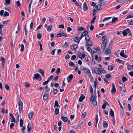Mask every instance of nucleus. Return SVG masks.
<instances>
[{
    "instance_id": "4be33fe9",
    "label": "nucleus",
    "mask_w": 133,
    "mask_h": 133,
    "mask_svg": "<svg viewBox=\"0 0 133 133\" xmlns=\"http://www.w3.org/2000/svg\"><path fill=\"white\" fill-rule=\"evenodd\" d=\"M54 107V108H55L56 107H60V106L59 105L57 101H55V104Z\"/></svg>"
},
{
    "instance_id": "7c9ffc66",
    "label": "nucleus",
    "mask_w": 133,
    "mask_h": 133,
    "mask_svg": "<svg viewBox=\"0 0 133 133\" xmlns=\"http://www.w3.org/2000/svg\"><path fill=\"white\" fill-rule=\"evenodd\" d=\"M108 124L106 121H104L103 122V126L104 128H106L107 127Z\"/></svg>"
},
{
    "instance_id": "0e129e2a",
    "label": "nucleus",
    "mask_w": 133,
    "mask_h": 133,
    "mask_svg": "<svg viewBox=\"0 0 133 133\" xmlns=\"http://www.w3.org/2000/svg\"><path fill=\"white\" fill-rule=\"evenodd\" d=\"M72 30V29L70 27H68L67 28V30L68 32H70Z\"/></svg>"
},
{
    "instance_id": "09e8293b",
    "label": "nucleus",
    "mask_w": 133,
    "mask_h": 133,
    "mask_svg": "<svg viewBox=\"0 0 133 133\" xmlns=\"http://www.w3.org/2000/svg\"><path fill=\"white\" fill-rule=\"evenodd\" d=\"M15 125V124L14 123H11L10 125V129H12L13 127Z\"/></svg>"
},
{
    "instance_id": "cd10ccee",
    "label": "nucleus",
    "mask_w": 133,
    "mask_h": 133,
    "mask_svg": "<svg viewBox=\"0 0 133 133\" xmlns=\"http://www.w3.org/2000/svg\"><path fill=\"white\" fill-rule=\"evenodd\" d=\"M0 60L2 62V63L3 65V64H4L5 62V58L2 56H1V57Z\"/></svg>"
},
{
    "instance_id": "774afa93",
    "label": "nucleus",
    "mask_w": 133,
    "mask_h": 133,
    "mask_svg": "<svg viewBox=\"0 0 133 133\" xmlns=\"http://www.w3.org/2000/svg\"><path fill=\"white\" fill-rule=\"evenodd\" d=\"M133 97V94L130 95V97L128 98V101H130L131 100L132 98Z\"/></svg>"
},
{
    "instance_id": "e2e57ef3",
    "label": "nucleus",
    "mask_w": 133,
    "mask_h": 133,
    "mask_svg": "<svg viewBox=\"0 0 133 133\" xmlns=\"http://www.w3.org/2000/svg\"><path fill=\"white\" fill-rule=\"evenodd\" d=\"M116 61L118 63H121L122 62V61L118 59H116Z\"/></svg>"
},
{
    "instance_id": "412c9836",
    "label": "nucleus",
    "mask_w": 133,
    "mask_h": 133,
    "mask_svg": "<svg viewBox=\"0 0 133 133\" xmlns=\"http://www.w3.org/2000/svg\"><path fill=\"white\" fill-rule=\"evenodd\" d=\"M83 10L84 11H86L88 9V7L87 5L85 3H84L83 4Z\"/></svg>"
},
{
    "instance_id": "680f3d73",
    "label": "nucleus",
    "mask_w": 133,
    "mask_h": 133,
    "mask_svg": "<svg viewBox=\"0 0 133 133\" xmlns=\"http://www.w3.org/2000/svg\"><path fill=\"white\" fill-rule=\"evenodd\" d=\"M78 57L81 59H82L81 56V54L80 52H78Z\"/></svg>"
},
{
    "instance_id": "6e6552de",
    "label": "nucleus",
    "mask_w": 133,
    "mask_h": 133,
    "mask_svg": "<svg viewBox=\"0 0 133 133\" xmlns=\"http://www.w3.org/2000/svg\"><path fill=\"white\" fill-rule=\"evenodd\" d=\"M49 96V93L45 92L43 96V98L44 101H46L48 98Z\"/></svg>"
},
{
    "instance_id": "864d4df0",
    "label": "nucleus",
    "mask_w": 133,
    "mask_h": 133,
    "mask_svg": "<svg viewBox=\"0 0 133 133\" xmlns=\"http://www.w3.org/2000/svg\"><path fill=\"white\" fill-rule=\"evenodd\" d=\"M61 71V69L60 68H58L57 69L56 71V73L58 75L59 74V73Z\"/></svg>"
},
{
    "instance_id": "2eb2a0df",
    "label": "nucleus",
    "mask_w": 133,
    "mask_h": 133,
    "mask_svg": "<svg viewBox=\"0 0 133 133\" xmlns=\"http://www.w3.org/2000/svg\"><path fill=\"white\" fill-rule=\"evenodd\" d=\"M39 77H40L41 78V76L39 74L37 73L34 75V79H37Z\"/></svg>"
},
{
    "instance_id": "c85d7f7f",
    "label": "nucleus",
    "mask_w": 133,
    "mask_h": 133,
    "mask_svg": "<svg viewBox=\"0 0 133 133\" xmlns=\"http://www.w3.org/2000/svg\"><path fill=\"white\" fill-rule=\"evenodd\" d=\"M107 38L106 36H102V40L103 41V42H107Z\"/></svg>"
},
{
    "instance_id": "69168bd1",
    "label": "nucleus",
    "mask_w": 133,
    "mask_h": 133,
    "mask_svg": "<svg viewBox=\"0 0 133 133\" xmlns=\"http://www.w3.org/2000/svg\"><path fill=\"white\" fill-rule=\"evenodd\" d=\"M58 27L60 28L64 29V26L63 24L59 25Z\"/></svg>"
},
{
    "instance_id": "423d86ee",
    "label": "nucleus",
    "mask_w": 133,
    "mask_h": 133,
    "mask_svg": "<svg viewBox=\"0 0 133 133\" xmlns=\"http://www.w3.org/2000/svg\"><path fill=\"white\" fill-rule=\"evenodd\" d=\"M94 71L95 73L98 74H101V68L99 69L97 68H95L94 69Z\"/></svg>"
},
{
    "instance_id": "5fc2aeb1",
    "label": "nucleus",
    "mask_w": 133,
    "mask_h": 133,
    "mask_svg": "<svg viewBox=\"0 0 133 133\" xmlns=\"http://www.w3.org/2000/svg\"><path fill=\"white\" fill-rule=\"evenodd\" d=\"M133 17V15H129L128 16H127L126 18L127 19H129L130 18H131L132 17Z\"/></svg>"
},
{
    "instance_id": "3c124183",
    "label": "nucleus",
    "mask_w": 133,
    "mask_h": 133,
    "mask_svg": "<svg viewBox=\"0 0 133 133\" xmlns=\"http://www.w3.org/2000/svg\"><path fill=\"white\" fill-rule=\"evenodd\" d=\"M25 87L26 88H28L30 86V84L28 82H25Z\"/></svg>"
},
{
    "instance_id": "a19ab883",
    "label": "nucleus",
    "mask_w": 133,
    "mask_h": 133,
    "mask_svg": "<svg viewBox=\"0 0 133 133\" xmlns=\"http://www.w3.org/2000/svg\"><path fill=\"white\" fill-rule=\"evenodd\" d=\"M53 76L52 75H51L50 77L48 78L47 81L49 82V81H50L53 78Z\"/></svg>"
},
{
    "instance_id": "f8f14e48",
    "label": "nucleus",
    "mask_w": 133,
    "mask_h": 133,
    "mask_svg": "<svg viewBox=\"0 0 133 133\" xmlns=\"http://www.w3.org/2000/svg\"><path fill=\"white\" fill-rule=\"evenodd\" d=\"M112 89L111 90V92L112 93H115L116 91L114 83H112Z\"/></svg>"
},
{
    "instance_id": "a18cd8bd",
    "label": "nucleus",
    "mask_w": 133,
    "mask_h": 133,
    "mask_svg": "<svg viewBox=\"0 0 133 133\" xmlns=\"http://www.w3.org/2000/svg\"><path fill=\"white\" fill-rule=\"evenodd\" d=\"M111 18V17H107L104 18L103 20V22H104L105 21L108 20Z\"/></svg>"
},
{
    "instance_id": "603ef678",
    "label": "nucleus",
    "mask_w": 133,
    "mask_h": 133,
    "mask_svg": "<svg viewBox=\"0 0 133 133\" xmlns=\"http://www.w3.org/2000/svg\"><path fill=\"white\" fill-rule=\"evenodd\" d=\"M122 34L123 35V36H126L127 35V34L125 31L124 30L122 32Z\"/></svg>"
},
{
    "instance_id": "13d9d810",
    "label": "nucleus",
    "mask_w": 133,
    "mask_h": 133,
    "mask_svg": "<svg viewBox=\"0 0 133 133\" xmlns=\"http://www.w3.org/2000/svg\"><path fill=\"white\" fill-rule=\"evenodd\" d=\"M124 50H122L121 51L120 53V56H121L122 55H124Z\"/></svg>"
},
{
    "instance_id": "c756f323",
    "label": "nucleus",
    "mask_w": 133,
    "mask_h": 133,
    "mask_svg": "<svg viewBox=\"0 0 133 133\" xmlns=\"http://www.w3.org/2000/svg\"><path fill=\"white\" fill-rule=\"evenodd\" d=\"M42 37V35L40 32H39L37 34V37L38 38L41 39Z\"/></svg>"
},
{
    "instance_id": "49530a36",
    "label": "nucleus",
    "mask_w": 133,
    "mask_h": 133,
    "mask_svg": "<svg viewBox=\"0 0 133 133\" xmlns=\"http://www.w3.org/2000/svg\"><path fill=\"white\" fill-rule=\"evenodd\" d=\"M106 105H107L106 104L105 102L104 103V104L102 105V107L103 109H104Z\"/></svg>"
},
{
    "instance_id": "72a5a7b5",
    "label": "nucleus",
    "mask_w": 133,
    "mask_h": 133,
    "mask_svg": "<svg viewBox=\"0 0 133 133\" xmlns=\"http://www.w3.org/2000/svg\"><path fill=\"white\" fill-rule=\"evenodd\" d=\"M96 16H94L93 17V18L92 19V20L91 23V25H92V24L94 23V22L95 21V20L96 18Z\"/></svg>"
},
{
    "instance_id": "a878e982",
    "label": "nucleus",
    "mask_w": 133,
    "mask_h": 133,
    "mask_svg": "<svg viewBox=\"0 0 133 133\" xmlns=\"http://www.w3.org/2000/svg\"><path fill=\"white\" fill-rule=\"evenodd\" d=\"M59 109L58 108H56L55 109V114L56 115H57L59 114Z\"/></svg>"
},
{
    "instance_id": "58836bf2",
    "label": "nucleus",
    "mask_w": 133,
    "mask_h": 133,
    "mask_svg": "<svg viewBox=\"0 0 133 133\" xmlns=\"http://www.w3.org/2000/svg\"><path fill=\"white\" fill-rule=\"evenodd\" d=\"M92 54L94 55L95 52H96V49L94 48L93 49H92L91 51Z\"/></svg>"
},
{
    "instance_id": "de8ad7c7",
    "label": "nucleus",
    "mask_w": 133,
    "mask_h": 133,
    "mask_svg": "<svg viewBox=\"0 0 133 133\" xmlns=\"http://www.w3.org/2000/svg\"><path fill=\"white\" fill-rule=\"evenodd\" d=\"M25 129V126H23L21 130V131H22V133H25L24 130Z\"/></svg>"
},
{
    "instance_id": "052dcab7",
    "label": "nucleus",
    "mask_w": 133,
    "mask_h": 133,
    "mask_svg": "<svg viewBox=\"0 0 133 133\" xmlns=\"http://www.w3.org/2000/svg\"><path fill=\"white\" fill-rule=\"evenodd\" d=\"M76 57V56L75 55H73L71 57V59L72 60H74L75 59Z\"/></svg>"
},
{
    "instance_id": "ea45409f",
    "label": "nucleus",
    "mask_w": 133,
    "mask_h": 133,
    "mask_svg": "<svg viewBox=\"0 0 133 133\" xmlns=\"http://www.w3.org/2000/svg\"><path fill=\"white\" fill-rule=\"evenodd\" d=\"M9 15V14L8 12L7 11H5L4 12V14L3 15V16L4 17L7 16H8Z\"/></svg>"
},
{
    "instance_id": "1a4fd4ad",
    "label": "nucleus",
    "mask_w": 133,
    "mask_h": 133,
    "mask_svg": "<svg viewBox=\"0 0 133 133\" xmlns=\"http://www.w3.org/2000/svg\"><path fill=\"white\" fill-rule=\"evenodd\" d=\"M73 77V75L72 74H70L69 76L67 78V79L68 83H69L72 80Z\"/></svg>"
},
{
    "instance_id": "9d476101",
    "label": "nucleus",
    "mask_w": 133,
    "mask_h": 133,
    "mask_svg": "<svg viewBox=\"0 0 133 133\" xmlns=\"http://www.w3.org/2000/svg\"><path fill=\"white\" fill-rule=\"evenodd\" d=\"M10 116L11 117L10 118L11 120V122H16L15 119L14 118V116H13L12 114L10 113Z\"/></svg>"
},
{
    "instance_id": "f257e3e1",
    "label": "nucleus",
    "mask_w": 133,
    "mask_h": 133,
    "mask_svg": "<svg viewBox=\"0 0 133 133\" xmlns=\"http://www.w3.org/2000/svg\"><path fill=\"white\" fill-rule=\"evenodd\" d=\"M90 101L91 103H92L94 105H96L97 104L96 101V95H92L90 99Z\"/></svg>"
},
{
    "instance_id": "2f4dec72",
    "label": "nucleus",
    "mask_w": 133,
    "mask_h": 133,
    "mask_svg": "<svg viewBox=\"0 0 133 133\" xmlns=\"http://www.w3.org/2000/svg\"><path fill=\"white\" fill-rule=\"evenodd\" d=\"M114 66L112 65H109L108 67V69L109 71H111L113 70Z\"/></svg>"
},
{
    "instance_id": "8fccbe9b",
    "label": "nucleus",
    "mask_w": 133,
    "mask_h": 133,
    "mask_svg": "<svg viewBox=\"0 0 133 133\" xmlns=\"http://www.w3.org/2000/svg\"><path fill=\"white\" fill-rule=\"evenodd\" d=\"M101 72H102L103 74H105L106 73V71H105L102 68H101Z\"/></svg>"
},
{
    "instance_id": "473e14b6",
    "label": "nucleus",
    "mask_w": 133,
    "mask_h": 133,
    "mask_svg": "<svg viewBox=\"0 0 133 133\" xmlns=\"http://www.w3.org/2000/svg\"><path fill=\"white\" fill-rule=\"evenodd\" d=\"M90 94L91 95H93V89L92 86L91 85L90 87Z\"/></svg>"
},
{
    "instance_id": "aec40b11",
    "label": "nucleus",
    "mask_w": 133,
    "mask_h": 133,
    "mask_svg": "<svg viewBox=\"0 0 133 133\" xmlns=\"http://www.w3.org/2000/svg\"><path fill=\"white\" fill-rule=\"evenodd\" d=\"M109 114L111 116H114V113L113 111L110 108V111L109 112Z\"/></svg>"
},
{
    "instance_id": "7ed1b4c3",
    "label": "nucleus",
    "mask_w": 133,
    "mask_h": 133,
    "mask_svg": "<svg viewBox=\"0 0 133 133\" xmlns=\"http://www.w3.org/2000/svg\"><path fill=\"white\" fill-rule=\"evenodd\" d=\"M18 105L19 106V111L20 113L21 111H22L23 104L22 101L21 100H19Z\"/></svg>"
},
{
    "instance_id": "393cba45",
    "label": "nucleus",
    "mask_w": 133,
    "mask_h": 133,
    "mask_svg": "<svg viewBox=\"0 0 133 133\" xmlns=\"http://www.w3.org/2000/svg\"><path fill=\"white\" fill-rule=\"evenodd\" d=\"M33 114V112H30L28 114V118L30 120L32 117Z\"/></svg>"
},
{
    "instance_id": "c03bdc74",
    "label": "nucleus",
    "mask_w": 133,
    "mask_h": 133,
    "mask_svg": "<svg viewBox=\"0 0 133 133\" xmlns=\"http://www.w3.org/2000/svg\"><path fill=\"white\" fill-rule=\"evenodd\" d=\"M111 75L109 74H107L105 75V76L107 78H109L110 77H111Z\"/></svg>"
},
{
    "instance_id": "ddd939ff",
    "label": "nucleus",
    "mask_w": 133,
    "mask_h": 133,
    "mask_svg": "<svg viewBox=\"0 0 133 133\" xmlns=\"http://www.w3.org/2000/svg\"><path fill=\"white\" fill-rule=\"evenodd\" d=\"M85 97L83 94H81V96L79 99V102H82L85 98Z\"/></svg>"
},
{
    "instance_id": "4c0bfd02",
    "label": "nucleus",
    "mask_w": 133,
    "mask_h": 133,
    "mask_svg": "<svg viewBox=\"0 0 133 133\" xmlns=\"http://www.w3.org/2000/svg\"><path fill=\"white\" fill-rule=\"evenodd\" d=\"M69 65L70 66H75V65L73 62H70L69 63Z\"/></svg>"
},
{
    "instance_id": "dca6fc26",
    "label": "nucleus",
    "mask_w": 133,
    "mask_h": 133,
    "mask_svg": "<svg viewBox=\"0 0 133 133\" xmlns=\"http://www.w3.org/2000/svg\"><path fill=\"white\" fill-rule=\"evenodd\" d=\"M101 6L100 4H99L97 5L96 6L95 8V9L96 10V11H98L99 10H101Z\"/></svg>"
},
{
    "instance_id": "b1692460",
    "label": "nucleus",
    "mask_w": 133,
    "mask_h": 133,
    "mask_svg": "<svg viewBox=\"0 0 133 133\" xmlns=\"http://www.w3.org/2000/svg\"><path fill=\"white\" fill-rule=\"evenodd\" d=\"M38 71L42 74L43 76H44V71L42 69H39L38 70Z\"/></svg>"
},
{
    "instance_id": "9b49d317",
    "label": "nucleus",
    "mask_w": 133,
    "mask_h": 133,
    "mask_svg": "<svg viewBox=\"0 0 133 133\" xmlns=\"http://www.w3.org/2000/svg\"><path fill=\"white\" fill-rule=\"evenodd\" d=\"M82 38V37H75L74 38V41L76 42L79 43L80 41Z\"/></svg>"
},
{
    "instance_id": "c9c22d12",
    "label": "nucleus",
    "mask_w": 133,
    "mask_h": 133,
    "mask_svg": "<svg viewBox=\"0 0 133 133\" xmlns=\"http://www.w3.org/2000/svg\"><path fill=\"white\" fill-rule=\"evenodd\" d=\"M85 28H84L82 26H81L79 27H78L77 28V30L79 31H81L83 30Z\"/></svg>"
},
{
    "instance_id": "79ce46f5",
    "label": "nucleus",
    "mask_w": 133,
    "mask_h": 133,
    "mask_svg": "<svg viewBox=\"0 0 133 133\" xmlns=\"http://www.w3.org/2000/svg\"><path fill=\"white\" fill-rule=\"evenodd\" d=\"M24 50V46L23 44H22L21 45V48L20 51L21 52L23 51Z\"/></svg>"
},
{
    "instance_id": "6e6d98bb",
    "label": "nucleus",
    "mask_w": 133,
    "mask_h": 133,
    "mask_svg": "<svg viewBox=\"0 0 133 133\" xmlns=\"http://www.w3.org/2000/svg\"><path fill=\"white\" fill-rule=\"evenodd\" d=\"M125 31L126 32L127 34L128 33H129L130 31V29L129 28H127V29H125Z\"/></svg>"
},
{
    "instance_id": "6ab92c4d",
    "label": "nucleus",
    "mask_w": 133,
    "mask_h": 133,
    "mask_svg": "<svg viewBox=\"0 0 133 133\" xmlns=\"http://www.w3.org/2000/svg\"><path fill=\"white\" fill-rule=\"evenodd\" d=\"M95 59L96 60H97L98 62H99L101 60V57L100 56H99L98 57V55H96L95 56Z\"/></svg>"
},
{
    "instance_id": "e433bc0d",
    "label": "nucleus",
    "mask_w": 133,
    "mask_h": 133,
    "mask_svg": "<svg viewBox=\"0 0 133 133\" xmlns=\"http://www.w3.org/2000/svg\"><path fill=\"white\" fill-rule=\"evenodd\" d=\"M118 18L117 17H114L112 19V21H111L112 23H113L117 21L118 20Z\"/></svg>"
},
{
    "instance_id": "338daca9",
    "label": "nucleus",
    "mask_w": 133,
    "mask_h": 133,
    "mask_svg": "<svg viewBox=\"0 0 133 133\" xmlns=\"http://www.w3.org/2000/svg\"><path fill=\"white\" fill-rule=\"evenodd\" d=\"M86 115V112H84L82 115V117L83 118H84Z\"/></svg>"
},
{
    "instance_id": "39448f33",
    "label": "nucleus",
    "mask_w": 133,
    "mask_h": 133,
    "mask_svg": "<svg viewBox=\"0 0 133 133\" xmlns=\"http://www.w3.org/2000/svg\"><path fill=\"white\" fill-rule=\"evenodd\" d=\"M107 42H103L101 45V48L103 50V51H104L105 49V48L107 46Z\"/></svg>"
},
{
    "instance_id": "37998d69",
    "label": "nucleus",
    "mask_w": 133,
    "mask_h": 133,
    "mask_svg": "<svg viewBox=\"0 0 133 133\" xmlns=\"http://www.w3.org/2000/svg\"><path fill=\"white\" fill-rule=\"evenodd\" d=\"M122 81L125 82L128 80V79L125 77H123L122 78Z\"/></svg>"
},
{
    "instance_id": "bf43d9fd",
    "label": "nucleus",
    "mask_w": 133,
    "mask_h": 133,
    "mask_svg": "<svg viewBox=\"0 0 133 133\" xmlns=\"http://www.w3.org/2000/svg\"><path fill=\"white\" fill-rule=\"evenodd\" d=\"M16 117L18 121L19 120V116L18 112L16 113Z\"/></svg>"
},
{
    "instance_id": "0eeeda50",
    "label": "nucleus",
    "mask_w": 133,
    "mask_h": 133,
    "mask_svg": "<svg viewBox=\"0 0 133 133\" xmlns=\"http://www.w3.org/2000/svg\"><path fill=\"white\" fill-rule=\"evenodd\" d=\"M110 45V44H109V45ZM110 45H109L106 50L105 51H103L106 54H110L111 53V51L110 50Z\"/></svg>"
},
{
    "instance_id": "4468645a",
    "label": "nucleus",
    "mask_w": 133,
    "mask_h": 133,
    "mask_svg": "<svg viewBox=\"0 0 133 133\" xmlns=\"http://www.w3.org/2000/svg\"><path fill=\"white\" fill-rule=\"evenodd\" d=\"M88 34V32L86 30H85L83 32L81 35L80 37H82V38L84 36H87L86 35Z\"/></svg>"
},
{
    "instance_id": "f704fd0d",
    "label": "nucleus",
    "mask_w": 133,
    "mask_h": 133,
    "mask_svg": "<svg viewBox=\"0 0 133 133\" xmlns=\"http://www.w3.org/2000/svg\"><path fill=\"white\" fill-rule=\"evenodd\" d=\"M20 127H22L23 126V121L22 119H21L20 120Z\"/></svg>"
},
{
    "instance_id": "f3484780",
    "label": "nucleus",
    "mask_w": 133,
    "mask_h": 133,
    "mask_svg": "<svg viewBox=\"0 0 133 133\" xmlns=\"http://www.w3.org/2000/svg\"><path fill=\"white\" fill-rule=\"evenodd\" d=\"M78 46L76 44L73 45L71 46V49L72 50H75L78 47Z\"/></svg>"
},
{
    "instance_id": "f03ea898",
    "label": "nucleus",
    "mask_w": 133,
    "mask_h": 133,
    "mask_svg": "<svg viewBox=\"0 0 133 133\" xmlns=\"http://www.w3.org/2000/svg\"><path fill=\"white\" fill-rule=\"evenodd\" d=\"M85 72L87 74L89 77H91V76L90 70L87 68L85 67L84 68Z\"/></svg>"
},
{
    "instance_id": "20e7f679",
    "label": "nucleus",
    "mask_w": 133,
    "mask_h": 133,
    "mask_svg": "<svg viewBox=\"0 0 133 133\" xmlns=\"http://www.w3.org/2000/svg\"><path fill=\"white\" fill-rule=\"evenodd\" d=\"M90 39L89 38V36L88 34L85 36V40L87 42V44H88V45H89L91 46H92V44H90L89 43V41H90Z\"/></svg>"
},
{
    "instance_id": "a211bd4d",
    "label": "nucleus",
    "mask_w": 133,
    "mask_h": 133,
    "mask_svg": "<svg viewBox=\"0 0 133 133\" xmlns=\"http://www.w3.org/2000/svg\"><path fill=\"white\" fill-rule=\"evenodd\" d=\"M62 120L64 122H66L68 121V118L66 117H64L63 116H61Z\"/></svg>"
},
{
    "instance_id": "bb28decb",
    "label": "nucleus",
    "mask_w": 133,
    "mask_h": 133,
    "mask_svg": "<svg viewBox=\"0 0 133 133\" xmlns=\"http://www.w3.org/2000/svg\"><path fill=\"white\" fill-rule=\"evenodd\" d=\"M38 43L40 47L39 50L40 51H41L43 50V49L42 48V45L39 41L38 42Z\"/></svg>"
},
{
    "instance_id": "4d7b16f0",
    "label": "nucleus",
    "mask_w": 133,
    "mask_h": 133,
    "mask_svg": "<svg viewBox=\"0 0 133 133\" xmlns=\"http://www.w3.org/2000/svg\"><path fill=\"white\" fill-rule=\"evenodd\" d=\"M56 36L58 37H61L62 36L61 32L60 33L57 34Z\"/></svg>"
},
{
    "instance_id": "5701e85b",
    "label": "nucleus",
    "mask_w": 133,
    "mask_h": 133,
    "mask_svg": "<svg viewBox=\"0 0 133 133\" xmlns=\"http://www.w3.org/2000/svg\"><path fill=\"white\" fill-rule=\"evenodd\" d=\"M27 128L28 129V133H29L30 132L31 130L32 129V128L31 127V125L30 126H29V124H28L27 126Z\"/></svg>"
}]
</instances>
